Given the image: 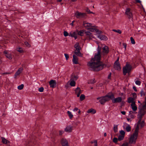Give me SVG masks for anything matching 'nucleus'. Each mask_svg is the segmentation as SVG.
I'll list each match as a JSON object with an SVG mask.
<instances>
[{
	"label": "nucleus",
	"instance_id": "obj_41",
	"mask_svg": "<svg viewBox=\"0 0 146 146\" xmlns=\"http://www.w3.org/2000/svg\"><path fill=\"white\" fill-rule=\"evenodd\" d=\"M131 43L133 44H135V42L134 39L132 37H131L130 38Z\"/></svg>",
	"mask_w": 146,
	"mask_h": 146
},
{
	"label": "nucleus",
	"instance_id": "obj_30",
	"mask_svg": "<svg viewBox=\"0 0 146 146\" xmlns=\"http://www.w3.org/2000/svg\"><path fill=\"white\" fill-rule=\"evenodd\" d=\"M125 129L127 131L129 132L131 131V127L129 125H128L125 128Z\"/></svg>",
	"mask_w": 146,
	"mask_h": 146
},
{
	"label": "nucleus",
	"instance_id": "obj_63",
	"mask_svg": "<svg viewBox=\"0 0 146 146\" xmlns=\"http://www.w3.org/2000/svg\"><path fill=\"white\" fill-rule=\"evenodd\" d=\"M107 135V134L106 133H104V136L105 137Z\"/></svg>",
	"mask_w": 146,
	"mask_h": 146
},
{
	"label": "nucleus",
	"instance_id": "obj_39",
	"mask_svg": "<svg viewBox=\"0 0 146 146\" xmlns=\"http://www.w3.org/2000/svg\"><path fill=\"white\" fill-rule=\"evenodd\" d=\"M24 86L23 84H21L18 86L17 88L19 90H21L23 88Z\"/></svg>",
	"mask_w": 146,
	"mask_h": 146
},
{
	"label": "nucleus",
	"instance_id": "obj_9",
	"mask_svg": "<svg viewBox=\"0 0 146 146\" xmlns=\"http://www.w3.org/2000/svg\"><path fill=\"white\" fill-rule=\"evenodd\" d=\"M86 35V39L88 40H91L92 39V38H94V37L93 36V35L89 31L86 32L85 33Z\"/></svg>",
	"mask_w": 146,
	"mask_h": 146
},
{
	"label": "nucleus",
	"instance_id": "obj_25",
	"mask_svg": "<svg viewBox=\"0 0 146 146\" xmlns=\"http://www.w3.org/2000/svg\"><path fill=\"white\" fill-rule=\"evenodd\" d=\"M87 29L88 30L91 32H95L96 33H97L98 31V30L95 28H93L92 27L88 28Z\"/></svg>",
	"mask_w": 146,
	"mask_h": 146
},
{
	"label": "nucleus",
	"instance_id": "obj_19",
	"mask_svg": "<svg viewBox=\"0 0 146 146\" xmlns=\"http://www.w3.org/2000/svg\"><path fill=\"white\" fill-rule=\"evenodd\" d=\"M83 26L85 27H92V24L88 23H87L85 21L83 22Z\"/></svg>",
	"mask_w": 146,
	"mask_h": 146
},
{
	"label": "nucleus",
	"instance_id": "obj_40",
	"mask_svg": "<svg viewBox=\"0 0 146 146\" xmlns=\"http://www.w3.org/2000/svg\"><path fill=\"white\" fill-rule=\"evenodd\" d=\"M72 78L73 79V80H76L78 78V76H75L74 75H72Z\"/></svg>",
	"mask_w": 146,
	"mask_h": 146
},
{
	"label": "nucleus",
	"instance_id": "obj_4",
	"mask_svg": "<svg viewBox=\"0 0 146 146\" xmlns=\"http://www.w3.org/2000/svg\"><path fill=\"white\" fill-rule=\"evenodd\" d=\"M146 111V106L145 105H144L142 106L140 111L139 112V114L137 115L138 118L139 119L138 121V123L140 122L141 121V119L143 117L145 114Z\"/></svg>",
	"mask_w": 146,
	"mask_h": 146
},
{
	"label": "nucleus",
	"instance_id": "obj_56",
	"mask_svg": "<svg viewBox=\"0 0 146 146\" xmlns=\"http://www.w3.org/2000/svg\"><path fill=\"white\" fill-rule=\"evenodd\" d=\"M64 132L63 131H60L59 132V135H62Z\"/></svg>",
	"mask_w": 146,
	"mask_h": 146
},
{
	"label": "nucleus",
	"instance_id": "obj_2",
	"mask_svg": "<svg viewBox=\"0 0 146 146\" xmlns=\"http://www.w3.org/2000/svg\"><path fill=\"white\" fill-rule=\"evenodd\" d=\"M114 98V95L111 94L110 95H108L105 96L97 98V100H99V102L102 104H104L106 102L108 101L110 99H112Z\"/></svg>",
	"mask_w": 146,
	"mask_h": 146
},
{
	"label": "nucleus",
	"instance_id": "obj_58",
	"mask_svg": "<svg viewBox=\"0 0 146 146\" xmlns=\"http://www.w3.org/2000/svg\"><path fill=\"white\" fill-rule=\"evenodd\" d=\"M121 113L123 115H125V112L124 111H121Z\"/></svg>",
	"mask_w": 146,
	"mask_h": 146
},
{
	"label": "nucleus",
	"instance_id": "obj_1",
	"mask_svg": "<svg viewBox=\"0 0 146 146\" xmlns=\"http://www.w3.org/2000/svg\"><path fill=\"white\" fill-rule=\"evenodd\" d=\"M101 48L98 46V52L96 54L94 58H92L90 62L88 64V65L91 68V70L96 71H98L102 70L106 65L102 62L100 61L101 58Z\"/></svg>",
	"mask_w": 146,
	"mask_h": 146
},
{
	"label": "nucleus",
	"instance_id": "obj_61",
	"mask_svg": "<svg viewBox=\"0 0 146 146\" xmlns=\"http://www.w3.org/2000/svg\"><path fill=\"white\" fill-rule=\"evenodd\" d=\"M136 2L137 3H140L141 1L140 0H136Z\"/></svg>",
	"mask_w": 146,
	"mask_h": 146
},
{
	"label": "nucleus",
	"instance_id": "obj_10",
	"mask_svg": "<svg viewBox=\"0 0 146 146\" xmlns=\"http://www.w3.org/2000/svg\"><path fill=\"white\" fill-rule=\"evenodd\" d=\"M119 59H118L115 62L114 64V68L115 70H120L121 68L120 66V64L118 62Z\"/></svg>",
	"mask_w": 146,
	"mask_h": 146
},
{
	"label": "nucleus",
	"instance_id": "obj_51",
	"mask_svg": "<svg viewBox=\"0 0 146 146\" xmlns=\"http://www.w3.org/2000/svg\"><path fill=\"white\" fill-rule=\"evenodd\" d=\"M123 46L125 48V50H126V47H127V44L126 43H123Z\"/></svg>",
	"mask_w": 146,
	"mask_h": 146
},
{
	"label": "nucleus",
	"instance_id": "obj_13",
	"mask_svg": "<svg viewBox=\"0 0 146 146\" xmlns=\"http://www.w3.org/2000/svg\"><path fill=\"white\" fill-rule=\"evenodd\" d=\"M98 37L102 40H106L108 39L106 36L103 35H98Z\"/></svg>",
	"mask_w": 146,
	"mask_h": 146
},
{
	"label": "nucleus",
	"instance_id": "obj_5",
	"mask_svg": "<svg viewBox=\"0 0 146 146\" xmlns=\"http://www.w3.org/2000/svg\"><path fill=\"white\" fill-rule=\"evenodd\" d=\"M132 67L131 65L128 64H127L123 68V73L124 75L126 74L127 73H129L130 72Z\"/></svg>",
	"mask_w": 146,
	"mask_h": 146
},
{
	"label": "nucleus",
	"instance_id": "obj_15",
	"mask_svg": "<svg viewBox=\"0 0 146 146\" xmlns=\"http://www.w3.org/2000/svg\"><path fill=\"white\" fill-rule=\"evenodd\" d=\"M73 57L72 62L73 63L75 64H78V59L77 56L75 55H73Z\"/></svg>",
	"mask_w": 146,
	"mask_h": 146
},
{
	"label": "nucleus",
	"instance_id": "obj_21",
	"mask_svg": "<svg viewBox=\"0 0 146 146\" xmlns=\"http://www.w3.org/2000/svg\"><path fill=\"white\" fill-rule=\"evenodd\" d=\"M72 130V127L71 126H67L65 129V130L67 132H70Z\"/></svg>",
	"mask_w": 146,
	"mask_h": 146
},
{
	"label": "nucleus",
	"instance_id": "obj_60",
	"mask_svg": "<svg viewBox=\"0 0 146 146\" xmlns=\"http://www.w3.org/2000/svg\"><path fill=\"white\" fill-rule=\"evenodd\" d=\"M132 95L134 97H135V96H136V94L135 93H133Z\"/></svg>",
	"mask_w": 146,
	"mask_h": 146
},
{
	"label": "nucleus",
	"instance_id": "obj_57",
	"mask_svg": "<svg viewBox=\"0 0 146 146\" xmlns=\"http://www.w3.org/2000/svg\"><path fill=\"white\" fill-rule=\"evenodd\" d=\"M111 76V73H110L108 76V79H110V78Z\"/></svg>",
	"mask_w": 146,
	"mask_h": 146
},
{
	"label": "nucleus",
	"instance_id": "obj_14",
	"mask_svg": "<svg viewBox=\"0 0 146 146\" xmlns=\"http://www.w3.org/2000/svg\"><path fill=\"white\" fill-rule=\"evenodd\" d=\"M4 54H5L6 56L9 59H11L12 58V56L11 53H9L7 51H5L4 52Z\"/></svg>",
	"mask_w": 146,
	"mask_h": 146
},
{
	"label": "nucleus",
	"instance_id": "obj_33",
	"mask_svg": "<svg viewBox=\"0 0 146 146\" xmlns=\"http://www.w3.org/2000/svg\"><path fill=\"white\" fill-rule=\"evenodd\" d=\"M140 94H141V97L144 96L145 95V94L144 91L143 89H142L140 92Z\"/></svg>",
	"mask_w": 146,
	"mask_h": 146
},
{
	"label": "nucleus",
	"instance_id": "obj_36",
	"mask_svg": "<svg viewBox=\"0 0 146 146\" xmlns=\"http://www.w3.org/2000/svg\"><path fill=\"white\" fill-rule=\"evenodd\" d=\"M124 137V136L120 135L118 136V139L119 141L122 140L123 139Z\"/></svg>",
	"mask_w": 146,
	"mask_h": 146
},
{
	"label": "nucleus",
	"instance_id": "obj_52",
	"mask_svg": "<svg viewBox=\"0 0 146 146\" xmlns=\"http://www.w3.org/2000/svg\"><path fill=\"white\" fill-rule=\"evenodd\" d=\"M94 142L95 143L94 146H98L97 141L96 140L94 141Z\"/></svg>",
	"mask_w": 146,
	"mask_h": 146
},
{
	"label": "nucleus",
	"instance_id": "obj_34",
	"mask_svg": "<svg viewBox=\"0 0 146 146\" xmlns=\"http://www.w3.org/2000/svg\"><path fill=\"white\" fill-rule=\"evenodd\" d=\"M113 130L115 133H116L118 131L117 125H114L113 127Z\"/></svg>",
	"mask_w": 146,
	"mask_h": 146
},
{
	"label": "nucleus",
	"instance_id": "obj_28",
	"mask_svg": "<svg viewBox=\"0 0 146 146\" xmlns=\"http://www.w3.org/2000/svg\"><path fill=\"white\" fill-rule=\"evenodd\" d=\"M2 141L3 143L4 144H7L9 143V141L7 140L6 139L3 137H1Z\"/></svg>",
	"mask_w": 146,
	"mask_h": 146
},
{
	"label": "nucleus",
	"instance_id": "obj_29",
	"mask_svg": "<svg viewBox=\"0 0 146 146\" xmlns=\"http://www.w3.org/2000/svg\"><path fill=\"white\" fill-rule=\"evenodd\" d=\"M139 79L138 78H137L135 80V83L136 85L139 86L141 84V82L139 80Z\"/></svg>",
	"mask_w": 146,
	"mask_h": 146
},
{
	"label": "nucleus",
	"instance_id": "obj_46",
	"mask_svg": "<svg viewBox=\"0 0 146 146\" xmlns=\"http://www.w3.org/2000/svg\"><path fill=\"white\" fill-rule=\"evenodd\" d=\"M118 139L116 138V137H114L113 138V142L115 143H117V140H118Z\"/></svg>",
	"mask_w": 146,
	"mask_h": 146
},
{
	"label": "nucleus",
	"instance_id": "obj_23",
	"mask_svg": "<svg viewBox=\"0 0 146 146\" xmlns=\"http://www.w3.org/2000/svg\"><path fill=\"white\" fill-rule=\"evenodd\" d=\"M131 106L133 110L135 111L137 110V108L135 106V102H133V104H131Z\"/></svg>",
	"mask_w": 146,
	"mask_h": 146
},
{
	"label": "nucleus",
	"instance_id": "obj_59",
	"mask_svg": "<svg viewBox=\"0 0 146 146\" xmlns=\"http://www.w3.org/2000/svg\"><path fill=\"white\" fill-rule=\"evenodd\" d=\"M133 88L135 91H137V90L136 89V88L135 86H133Z\"/></svg>",
	"mask_w": 146,
	"mask_h": 146
},
{
	"label": "nucleus",
	"instance_id": "obj_3",
	"mask_svg": "<svg viewBox=\"0 0 146 146\" xmlns=\"http://www.w3.org/2000/svg\"><path fill=\"white\" fill-rule=\"evenodd\" d=\"M138 129L137 128H136L134 132L130 137L129 141V143L131 144H135V143L138 137Z\"/></svg>",
	"mask_w": 146,
	"mask_h": 146
},
{
	"label": "nucleus",
	"instance_id": "obj_62",
	"mask_svg": "<svg viewBox=\"0 0 146 146\" xmlns=\"http://www.w3.org/2000/svg\"><path fill=\"white\" fill-rule=\"evenodd\" d=\"M74 21H72V22L71 23L70 25H71L72 26H73V23H74Z\"/></svg>",
	"mask_w": 146,
	"mask_h": 146
},
{
	"label": "nucleus",
	"instance_id": "obj_12",
	"mask_svg": "<svg viewBox=\"0 0 146 146\" xmlns=\"http://www.w3.org/2000/svg\"><path fill=\"white\" fill-rule=\"evenodd\" d=\"M50 87L52 88H54L56 87V82L55 80H52L49 82Z\"/></svg>",
	"mask_w": 146,
	"mask_h": 146
},
{
	"label": "nucleus",
	"instance_id": "obj_38",
	"mask_svg": "<svg viewBox=\"0 0 146 146\" xmlns=\"http://www.w3.org/2000/svg\"><path fill=\"white\" fill-rule=\"evenodd\" d=\"M17 50L19 52L22 53L23 52V50L21 47H19L17 48Z\"/></svg>",
	"mask_w": 146,
	"mask_h": 146
},
{
	"label": "nucleus",
	"instance_id": "obj_48",
	"mask_svg": "<svg viewBox=\"0 0 146 146\" xmlns=\"http://www.w3.org/2000/svg\"><path fill=\"white\" fill-rule=\"evenodd\" d=\"M64 35L65 36H66L68 35V34L67 31H64Z\"/></svg>",
	"mask_w": 146,
	"mask_h": 146
},
{
	"label": "nucleus",
	"instance_id": "obj_50",
	"mask_svg": "<svg viewBox=\"0 0 146 146\" xmlns=\"http://www.w3.org/2000/svg\"><path fill=\"white\" fill-rule=\"evenodd\" d=\"M86 11L88 13H93L92 12L90 11V10L89 9H87L86 10Z\"/></svg>",
	"mask_w": 146,
	"mask_h": 146
},
{
	"label": "nucleus",
	"instance_id": "obj_6",
	"mask_svg": "<svg viewBox=\"0 0 146 146\" xmlns=\"http://www.w3.org/2000/svg\"><path fill=\"white\" fill-rule=\"evenodd\" d=\"M125 14L127 15L129 19H133V14L132 11L131 9L129 8H127L126 9L125 12Z\"/></svg>",
	"mask_w": 146,
	"mask_h": 146
},
{
	"label": "nucleus",
	"instance_id": "obj_7",
	"mask_svg": "<svg viewBox=\"0 0 146 146\" xmlns=\"http://www.w3.org/2000/svg\"><path fill=\"white\" fill-rule=\"evenodd\" d=\"M75 15L77 18L80 19L85 17L86 16V14L84 13H81L78 11L75 13Z\"/></svg>",
	"mask_w": 146,
	"mask_h": 146
},
{
	"label": "nucleus",
	"instance_id": "obj_42",
	"mask_svg": "<svg viewBox=\"0 0 146 146\" xmlns=\"http://www.w3.org/2000/svg\"><path fill=\"white\" fill-rule=\"evenodd\" d=\"M120 135H122L124 136L125 134V132L123 130H122L120 131Z\"/></svg>",
	"mask_w": 146,
	"mask_h": 146
},
{
	"label": "nucleus",
	"instance_id": "obj_64",
	"mask_svg": "<svg viewBox=\"0 0 146 146\" xmlns=\"http://www.w3.org/2000/svg\"><path fill=\"white\" fill-rule=\"evenodd\" d=\"M145 105L146 106V97L145 98Z\"/></svg>",
	"mask_w": 146,
	"mask_h": 146
},
{
	"label": "nucleus",
	"instance_id": "obj_16",
	"mask_svg": "<svg viewBox=\"0 0 146 146\" xmlns=\"http://www.w3.org/2000/svg\"><path fill=\"white\" fill-rule=\"evenodd\" d=\"M122 101L121 98L120 97H118L112 100V102L113 103L120 102Z\"/></svg>",
	"mask_w": 146,
	"mask_h": 146
},
{
	"label": "nucleus",
	"instance_id": "obj_43",
	"mask_svg": "<svg viewBox=\"0 0 146 146\" xmlns=\"http://www.w3.org/2000/svg\"><path fill=\"white\" fill-rule=\"evenodd\" d=\"M113 31L117 33H118L120 34H121V31L119 30H113Z\"/></svg>",
	"mask_w": 146,
	"mask_h": 146
},
{
	"label": "nucleus",
	"instance_id": "obj_55",
	"mask_svg": "<svg viewBox=\"0 0 146 146\" xmlns=\"http://www.w3.org/2000/svg\"><path fill=\"white\" fill-rule=\"evenodd\" d=\"M78 110V109L77 108H74L73 110V111H77Z\"/></svg>",
	"mask_w": 146,
	"mask_h": 146
},
{
	"label": "nucleus",
	"instance_id": "obj_53",
	"mask_svg": "<svg viewBox=\"0 0 146 146\" xmlns=\"http://www.w3.org/2000/svg\"><path fill=\"white\" fill-rule=\"evenodd\" d=\"M25 44L27 46H29V43L27 42H25Z\"/></svg>",
	"mask_w": 146,
	"mask_h": 146
},
{
	"label": "nucleus",
	"instance_id": "obj_45",
	"mask_svg": "<svg viewBox=\"0 0 146 146\" xmlns=\"http://www.w3.org/2000/svg\"><path fill=\"white\" fill-rule=\"evenodd\" d=\"M44 90L43 88L41 87L38 89V91L40 92H42Z\"/></svg>",
	"mask_w": 146,
	"mask_h": 146
},
{
	"label": "nucleus",
	"instance_id": "obj_20",
	"mask_svg": "<svg viewBox=\"0 0 146 146\" xmlns=\"http://www.w3.org/2000/svg\"><path fill=\"white\" fill-rule=\"evenodd\" d=\"M69 36L74 37L75 39H76L77 38V34L75 32L70 33L69 34Z\"/></svg>",
	"mask_w": 146,
	"mask_h": 146
},
{
	"label": "nucleus",
	"instance_id": "obj_35",
	"mask_svg": "<svg viewBox=\"0 0 146 146\" xmlns=\"http://www.w3.org/2000/svg\"><path fill=\"white\" fill-rule=\"evenodd\" d=\"M67 113L69 117L71 119L73 117V115L72 114V113L70 111H67Z\"/></svg>",
	"mask_w": 146,
	"mask_h": 146
},
{
	"label": "nucleus",
	"instance_id": "obj_37",
	"mask_svg": "<svg viewBox=\"0 0 146 146\" xmlns=\"http://www.w3.org/2000/svg\"><path fill=\"white\" fill-rule=\"evenodd\" d=\"M85 96L84 94H82L80 97V100L82 101L84 100L85 98Z\"/></svg>",
	"mask_w": 146,
	"mask_h": 146
},
{
	"label": "nucleus",
	"instance_id": "obj_8",
	"mask_svg": "<svg viewBox=\"0 0 146 146\" xmlns=\"http://www.w3.org/2000/svg\"><path fill=\"white\" fill-rule=\"evenodd\" d=\"M101 53L103 55L107 54L109 52L108 47L107 46H104L102 47Z\"/></svg>",
	"mask_w": 146,
	"mask_h": 146
},
{
	"label": "nucleus",
	"instance_id": "obj_11",
	"mask_svg": "<svg viewBox=\"0 0 146 146\" xmlns=\"http://www.w3.org/2000/svg\"><path fill=\"white\" fill-rule=\"evenodd\" d=\"M61 143L62 146H68V143L66 139L62 138L61 139Z\"/></svg>",
	"mask_w": 146,
	"mask_h": 146
},
{
	"label": "nucleus",
	"instance_id": "obj_31",
	"mask_svg": "<svg viewBox=\"0 0 146 146\" xmlns=\"http://www.w3.org/2000/svg\"><path fill=\"white\" fill-rule=\"evenodd\" d=\"M74 47L76 48V49H80V48L78 43H76L74 45Z\"/></svg>",
	"mask_w": 146,
	"mask_h": 146
},
{
	"label": "nucleus",
	"instance_id": "obj_32",
	"mask_svg": "<svg viewBox=\"0 0 146 146\" xmlns=\"http://www.w3.org/2000/svg\"><path fill=\"white\" fill-rule=\"evenodd\" d=\"M76 84L74 80H72L70 81V85L72 86H74Z\"/></svg>",
	"mask_w": 146,
	"mask_h": 146
},
{
	"label": "nucleus",
	"instance_id": "obj_18",
	"mask_svg": "<svg viewBox=\"0 0 146 146\" xmlns=\"http://www.w3.org/2000/svg\"><path fill=\"white\" fill-rule=\"evenodd\" d=\"M76 94H77V97H79L80 96V95L82 93L79 87H77L75 90Z\"/></svg>",
	"mask_w": 146,
	"mask_h": 146
},
{
	"label": "nucleus",
	"instance_id": "obj_22",
	"mask_svg": "<svg viewBox=\"0 0 146 146\" xmlns=\"http://www.w3.org/2000/svg\"><path fill=\"white\" fill-rule=\"evenodd\" d=\"M145 123L144 121H141L140 123H138V121L137 122V127L136 128H137L138 129L139 127V126L140 125V126L141 127H143Z\"/></svg>",
	"mask_w": 146,
	"mask_h": 146
},
{
	"label": "nucleus",
	"instance_id": "obj_17",
	"mask_svg": "<svg viewBox=\"0 0 146 146\" xmlns=\"http://www.w3.org/2000/svg\"><path fill=\"white\" fill-rule=\"evenodd\" d=\"M23 68H19L17 72L15 73L14 76L16 78L17 76H18L22 71Z\"/></svg>",
	"mask_w": 146,
	"mask_h": 146
},
{
	"label": "nucleus",
	"instance_id": "obj_44",
	"mask_svg": "<svg viewBox=\"0 0 146 146\" xmlns=\"http://www.w3.org/2000/svg\"><path fill=\"white\" fill-rule=\"evenodd\" d=\"M128 145L129 144L127 142H125L122 144L120 146H128Z\"/></svg>",
	"mask_w": 146,
	"mask_h": 146
},
{
	"label": "nucleus",
	"instance_id": "obj_54",
	"mask_svg": "<svg viewBox=\"0 0 146 146\" xmlns=\"http://www.w3.org/2000/svg\"><path fill=\"white\" fill-rule=\"evenodd\" d=\"M95 82V81L94 80H91L90 81V83L91 84H93Z\"/></svg>",
	"mask_w": 146,
	"mask_h": 146
},
{
	"label": "nucleus",
	"instance_id": "obj_47",
	"mask_svg": "<svg viewBox=\"0 0 146 146\" xmlns=\"http://www.w3.org/2000/svg\"><path fill=\"white\" fill-rule=\"evenodd\" d=\"M83 34V33L82 31H80L78 33V35L81 36H82Z\"/></svg>",
	"mask_w": 146,
	"mask_h": 146
},
{
	"label": "nucleus",
	"instance_id": "obj_27",
	"mask_svg": "<svg viewBox=\"0 0 146 146\" xmlns=\"http://www.w3.org/2000/svg\"><path fill=\"white\" fill-rule=\"evenodd\" d=\"M127 102L129 103H131L132 104H133V102H135L134 101V98L131 97H129L128 98Z\"/></svg>",
	"mask_w": 146,
	"mask_h": 146
},
{
	"label": "nucleus",
	"instance_id": "obj_24",
	"mask_svg": "<svg viewBox=\"0 0 146 146\" xmlns=\"http://www.w3.org/2000/svg\"><path fill=\"white\" fill-rule=\"evenodd\" d=\"M96 111L92 108L88 110L87 111V113H91L92 114H94L96 113Z\"/></svg>",
	"mask_w": 146,
	"mask_h": 146
},
{
	"label": "nucleus",
	"instance_id": "obj_26",
	"mask_svg": "<svg viewBox=\"0 0 146 146\" xmlns=\"http://www.w3.org/2000/svg\"><path fill=\"white\" fill-rule=\"evenodd\" d=\"M80 49H76L75 50L74 53L77 55L81 56V54L80 51Z\"/></svg>",
	"mask_w": 146,
	"mask_h": 146
},
{
	"label": "nucleus",
	"instance_id": "obj_49",
	"mask_svg": "<svg viewBox=\"0 0 146 146\" xmlns=\"http://www.w3.org/2000/svg\"><path fill=\"white\" fill-rule=\"evenodd\" d=\"M64 55L66 60H67L68 58H69V56L68 54H64Z\"/></svg>",
	"mask_w": 146,
	"mask_h": 146
}]
</instances>
